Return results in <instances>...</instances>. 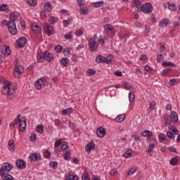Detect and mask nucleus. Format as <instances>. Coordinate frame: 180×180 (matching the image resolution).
<instances>
[{"mask_svg":"<svg viewBox=\"0 0 180 180\" xmlns=\"http://www.w3.org/2000/svg\"><path fill=\"white\" fill-rule=\"evenodd\" d=\"M19 14L18 13H12L10 14V21L8 23L7 20H4L1 23V26H7L9 32L11 34H16L18 33V29H16V24L15 22L18 20Z\"/></svg>","mask_w":180,"mask_h":180,"instance_id":"f257e3e1","label":"nucleus"},{"mask_svg":"<svg viewBox=\"0 0 180 180\" xmlns=\"http://www.w3.org/2000/svg\"><path fill=\"white\" fill-rule=\"evenodd\" d=\"M1 84H4L1 92L4 95H7L8 99L15 98V89L12 87V84L2 77L0 79Z\"/></svg>","mask_w":180,"mask_h":180,"instance_id":"f03ea898","label":"nucleus"},{"mask_svg":"<svg viewBox=\"0 0 180 180\" xmlns=\"http://www.w3.org/2000/svg\"><path fill=\"white\" fill-rule=\"evenodd\" d=\"M19 127L20 131H23L26 129V119L25 117H21L20 115H18L17 118L10 124L11 129L13 127Z\"/></svg>","mask_w":180,"mask_h":180,"instance_id":"7ed1b4c3","label":"nucleus"},{"mask_svg":"<svg viewBox=\"0 0 180 180\" xmlns=\"http://www.w3.org/2000/svg\"><path fill=\"white\" fill-rule=\"evenodd\" d=\"M45 85H47V80L45 77H42L36 81L34 83V88L38 89V91H40V89H42L43 86H45Z\"/></svg>","mask_w":180,"mask_h":180,"instance_id":"20e7f679","label":"nucleus"},{"mask_svg":"<svg viewBox=\"0 0 180 180\" xmlns=\"http://www.w3.org/2000/svg\"><path fill=\"white\" fill-rule=\"evenodd\" d=\"M179 131L178 129H175V127L170 125L169 127V131H167V135L169 139H175V135L178 134Z\"/></svg>","mask_w":180,"mask_h":180,"instance_id":"39448f33","label":"nucleus"},{"mask_svg":"<svg viewBox=\"0 0 180 180\" xmlns=\"http://www.w3.org/2000/svg\"><path fill=\"white\" fill-rule=\"evenodd\" d=\"M141 9L143 13H151L153 12V6L150 3H146L141 7Z\"/></svg>","mask_w":180,"mask_h":180,"instance_id":"423d86ee","label":"nucleus"},{"mask_svg":"<svg viewBox=\"0 0 180 180\" xmlns=\"http://www.w3.org/2000/svg\"><path fill=\"white\" fill-rule=\"evenodd\" d=\"M89 46L90 51H96L98 49V43L95 41V38H90L89 39Z\"/></svg>","mask_w":180,"mask_h":180,"instance_id":"0eeeda50","label":"nucleus"},{"mask_svg":"<svg viewBox=\"0 0 180 180\" xmlns=\"http://www.w3.org/2000/svg\"><path fill=\"white\" fill-rule=\"evenodd\" d=\"M44 30L48 36H53L54 34V28L53 26L46 24L44 27Z\"/></svg>","mask_w":180,"mask_h":180,"instance_id":"6e6552de","label":"nucleus"},{"mask_svg":"<svg viewBox=\"0 0 180 180\" xmlns=\"http://www.w3.org/2000/svg\"><path fill=\"white\" fill-rule=\"evenodd\" d=\"M12 169V165L10 163H4L2 167L0 169V174H5V172H9Z\"/></svg>","mask_w":180,"mask_h":180,"instance_id":"1a4fd4ad","label":"nucleus"},{"mask_svg":"<svg viewBox=\"0 0 180 180\" xmlns=\"http://www.w3.org/2000/svg\"><path fill=\"white\" fill-rule=\"evenodd\" d=\"M104 30L107 33H109L111 34V36H115V29L113 28V26L110 24H105L104 25Z\"/></svg>","mask_w":180,"mask_h":180,"instance_id":"9d476101","label":"nucleus"},{"mask_svg":"<svg viewBox=\"0 0 180 180\" xmlns=\"http://www.w3.org/2000/svg\"><path fill=\"white\" fill-rule=\"evenodd\" d=\"M0 51L2 54L8 57L11 56V49H9V46L3 45L0 47Z\"/></svg>","mask_w":180,"mask_h":180,"instance_id":"9b49d317","label":"nucleus"},{"mask_svg":"<svg viewBox=\"0 0 180 180\" xmlns=\"http://www.w3.org/2000/svg\"><path fill=\"white\" fill-rule=\"evenodd\" d=\"M23 72H25V69L23 68V66L20 65H17L15 68L14 75L18 74L17 78H19V75H20V74H23Z\"/></svg>","mask_w":180,"mask_h":180,"instance_id":"f8f14e48","label":"nucleus"},{"mask_svg":"<svg viewBox=\"0 0 180 180\" xmlns=\"http://www.w3.org/2000/svg\"><path fill=\"white\" fill-rule=\"evenodd\" d=\"M25 44H26V38L25 37L20 38L15 41V47L18 49L23 47Z\"/></svg>","mask_w":180,"mask_h":180,"instance_id":"ddd939ff","label":"nucleus"},{"mask_svg":"<svg viewBox=\"0 0 180 180\" xmlns=\"http://www.w3.org/2000/svg\"><path fill=\"white\" fill-rule=\"evenodd\" d=\"M65 180H78L79 177L77 174L68 172L65 174Z\"/></svg>","mask_w":180,"mask_h":180,"instance_id":"4468645a","label":"nucleus"},{"mask_svg":"<svg viewBox=\"0 0 180 180\" xmlns=\"http://www.w3.org/2000/svg\"><path fill=\"white\" fill-rule=\"evenodd\" d=\"M32 29L34 33H41V27L37 22H34L32 25Z\"/></svg>","mask_w":180,"mask_h":180,"instance_id":"2eb2a0df","label":"nucleus"},{"mask_svg":"<svg viewBox=\"0 0 180 180\" xmlns=\"http://www.w3.org/2000/svg\"><path fill=\"white\" fill-rule=\"evenodd\" d=\"M44 54V60L48 61V63H51L53 60H54V56L52 53H50L49 51H45Z\"/></svg>","mask_w":180,"mask_h":180,"instance_id":"dca6fc26","label":"nucleus"},{"mask_svg":"<svg viewBox=\"0 0 180 180\" xmlns=\"http://www.w3.org/2000/svg\"><path fill=\"white\" fill-rule=\"evenodd\" d=\"M29 159L31 162H34V161H39V160H40V153H32L30 155Z\"/></svg>","mask_w":180,"mask_h":180,"instance_id":"f3484780","label":"nucleus"},{"mask_svg":"<svg viewBox=\"0 0 180 180\" xmlns=\"http://www.w3.org/2000/svg\"><path fill=\"white\" fill-rule=\"evenodd\" d=\"M169 23V19L162 18L159 21V26L160 27H167Z\"/></svg>","mask_w":180,"mask_h":180,"instance_id":"a211bd4d","label":"nucleus"},{"mask_svg":"<svg viewBox=\"0 0 180 180\" xmlns=\"http://www.w3.org/2000/svg\"><path fill=\"white\" fill-rule=\"evenodd\" d=\"M91 150H95V143L94 142L89 143L85 147L86 153H91Z\"/></svg>","mask_w":180,"mask_h":180,"instance_id":"6ab92c4d","label":"nucleus"},{"mask_svg":"<svg viewBox=\"0 0 180 180\" xmlns=\"http://www.w3.org/2000/svg\"><path fill=\"white\" fill-rule=\"evenodd\" d=\"M106 134V131H105V129L103 127H99L96 131V134L98 137H105V134Z\"/></svg>","mask_w":180,"mask_h":180,"instance_id":"aec40b11","label":"nucleus"},{"mask_svg":"<svg viewBox=\"0 0 180 180\" xmlns=\"http://www.w3.org/2000/svg\"><path fill=\"white\" fill-rule=\"evenodd\" d=\"M8 148L11 153H13V151H15V142L13 139L8 141Z\"/></svg>","mask_w":180,"mask_h":180,"instance_id":"412c9836","label":"nucleus"},{"mask_svg":"<svg viewBox=\"0 0 180 180\" xmlns=\"http://www.w3.org/2000/svg\"><path fill=\"white\" fill-rule=\"evenodd\" d=\"M16 166L18 167V168H20V169H23L24 168H26V164L25 163V161H23V160H17Z\"/></svg>","mask_w":180,"mask_h":180,"instance_id":"4be33fe9","label":"nucleus"},{"mask_svg":"<svg viewBox=\"0 0 180 180\" xmlns=\"http://www.w3.org/2000/svg\"><path fill=\"white\" fill-rule=\"evenodd\" d=\"M80 15H88L89 13V8L87 6H83L80 7Z\"/></svg>","mask_w":180,"mask_h":180,"instance_id":"5701e85b","label":"nucleus"},{"mask_svg":"<svg viewBox=\"0 0 180 180\" xmlns=\"http://www.w3.org/2000/svg\"><path fill=\"white\" fill-rule=\"evenodd\" d=\"M124 119H126V115L122 114L115 117V122L122 123V122H124Z\"/></svg>","mask_w":180,"mask_h":180,"instance_id":"b1692460","label":"nucleus"},{"mask_svg":"<svg viewBox=\"0 0 180 180\" xmlns=\"http://www.w3.org/2000/svg\"><path fill=\"white\" fill-rule=\"evenodd\" d=\"M3 180H11L13 177L8 173L0 174Z\"/></svg>","mask_w":180,"mask_h":180,"instance_id":"393cba45","label":"nucleus"},{"mask_svg":"<svg viewBox=\"0 0 180 180\" xmlns=\"http://www.w3.org/2000/svg\"><path fill=\"white\" fill-rule=\"evenodd\" d=\"M72 112V108H69L62 110L63 116H70V113Z\"/></svg>","mask_w":180,"mask_h":180,"instance_id":"a878e982","label":"nucleus"},{"mask_svg":"<svg viewBox=\"0 0 180 180\" xmlns=\"http://www.w3.org/2000/svg\"><path fill=\"white\" fill-rule=\"evenodd\" d=\"M103 5H104L103 1H97L91 4V6H93L94 8H101L103 6Z\"/></svg>","mask_w":180,"mask_h":180,"instance_id":"bb28decb","label":"nucleus"},{"mask_svg":"<svg viewBox=\"0 0 180 180\" xmlns=\"http://www.w3.org/2000/svg\"><path fill=\"white\" fill-rule=\"evenodd\" d=\"M136 99V95L134 94V92L131 91L129 93V101L130 103H133V102Z\"/></svg>","mask_w":180,"mask_h":180,"instance_id":"cd10ccee","label":"nucleus"},{"mask_svg":"<svg viewBox=\"0 0 180 180\" xmlns=\"http://www.w3.org/2000/svg\"><path fill=\"white\" fill-rule=\"evenodd\" d=\"M38 63H43L44 61V53H39L37 56Z\"/></svg>","mask_w":180,"mask_h":180,"instance_id":"c85d7f7f","label":"nucleus"},{"mask_svg":"<svg viewBox=\"0 0 180 180\" xmlns=\"http://www.w3.org/2000/svg\"><path fill=\"white\" fill-rule=\"evenodd\" d=\"M141 136H143V137H151L153 132L151 131L145 130L142 131Z\"/></svg>","mask_w":180,"mask_h":180,"instance_id":"c756f323","label":"nucleus"},{"mask_svg":"<svg viewBox=\"0 0 180 180\" xmlns=\"http://www.w3.org/2000/svg\"><path fill=\"white\" fill-rule=\"evenodd\" d=\"M170 117H171L172 121L174 122H175L178 120V114L175 112H172Z\"/></svg>","mask_w":180,"mask_h":180,"instance_id":"7c9ffc66","label":"nucleus"},{"mask_svg":"<svg viewBox=\"0 0 180 180\" xmlns=\"http://www.w3.org/2000/svg\"><path fill=\"white\" fill-rule=\"evenodd\" d=\"M119 36L122 40H126L129 37V32H120Z\"/></svg>","mask_w":180,"mask_h":180,"instance_id":"2f4dec72","label":"nucleus"},{"mask_svg":"<svg viewBox=\"0 0 180 180\" xmlns=\"http://www.w3.org/2000/svg\"><path fill=\"white\" fill-rule=\"evenodd\" d=\"M178 161H179V158L174 157L170 160L169 162L171 165H176V164H178Z\"/></svg>","mask_w":180,"mask_h":180,"instance_id":"473e14b6","label":"nucleus"},{"mask_svg":"<svg viewBox=\"0 0 180 180\" xmlns=\"http://www.w3.org/2000/svg\"><path fill=\"white\" fill-rule=\"evenodd\" d=\"M49 22L50 25H54V23H57V22H58V18H57V17H50Z\"/></svg>","mask_w":180,"mask_h":180,"instance_id":"72a5a7b5","label":"nucleus"},{"mask_svg":"<svg viewBox=\"0 0 180 180\" xmlns=\"http://www.w3.org/2000/svg\"><path fill=\"white\" fill-rule=\"evenodd\" d=\"M135 172H137V167H133L130 169H129L127 175H133Z\"/></svg>","mask_w":180,"mask_h":180,"instance_id":"f704fd0d","label":"nucleus"},{"mask_svg":"<svg viewBox=\"0 0 180 180\" xmlns=\"http://www.w3.org/2000/svg\"><path fill=\"white\" fill-rule=\"evenodd\" d=\"M60 63L63 64V65H64V67H67V65L68 63H70V59L67 58H63L60 60Z\"/></svg>","mask_w":180,"mask_h":180,"instance_id":"c9c22d12","label":"nucleus"},{"mask_svg":"<svg viewBox=\"0 0 180 180\" xmlns=\"http://www.w3.org/2000/svg\"><path fill=\"white\" fill-rule=\"evenodd\" d=\"M0 11L1 12H8V6L6 4H1L0 6Z\"/></svg>","mask_w":180,"mask_h":180,"instance_id":"e433bc0d","label":"nucleus"},{"mask_svg":"<svg viewBox=\"0 0 180 180\" xmlns=\"http://www.w3.org/2000/svg\"><path fill=\"white\" fill-rule=\"evenodd\" d=\"M28 5L30 6H36L37 5V1L36 0H25Z\"/></svg>","mask_w":180,"mask_h":180,"instance_id":"4c0bfd02","label":"nucleus"},{"mask_svg":"<svg viewBox=\"0 0 180 180\" xmlns=\"http://www.w3.org/2000/svg\"><path fill=\"white\" fill-rule=\"evenodd\" d=\"M122 86L124 89H131V84H129V82H123Z\"/></svg>","mask_w":180,"mask_h":180,"instance_id":"58836bf2","label":"nucleus"},{"mask_svg":"<svg viewBox=\"0 0 180 180\" xmlns=\"http://www.w3.org/2000/svg\"><path fill=\"white\" fill-rule=\"evenodd\" d=\"M163 67H175V64L172 62H163L162 63Z\"/></svg>","mask_w":180,"mask_h":180,"instance_id":"ea45409f","label":"nucleus"},{"mask_svg":"<svg viewBox=\"0 0 180 180\" xmlns=\"http://www.w3.org/2000/svg\"><path fill=\"white\" fill-rule=\"evenodd\" d=\"M171 71H172V68H166V69H165V70L161 72V74H162V75L167 76V75H168V73H169V72H171Z\"/></svg>","mask_w":180,"mask_h":180,"instance_id":"a19ab883","label":"nucleus"},{"mask_svg":"<svg viewBox=\"0 0 180 180\" xmlns=\"http://www.w3.org/2000/svg\"><path fill=\"white\" fill-rule=\"evenodd\" d=\"M36 130L37 133H39L40 134H43L44 127L42 124H39L37 127Z\"/></svg>","mask_w":180,"mask_h":180,"instance_id":"79ce46f5","label":"nucleus"},{"mask_svg":"<svg viewBox=\"0 0 180 180\" xmlns=\"http://www.w3.org/2000/svg\"><path fill=\"white\" fill-rule=\"evenodd\" d=\"M131 153H133V151L131 150H127L124 153V157H125V158H130V157H131Z\"/></svg>","mask_w":180,"mask_h":180,"instance_id":"37998d69","label":"nucleus"},{"mask_svg":"<svg viewBox=\"0 0 180 180\" xmlns=\"http://www.w3.org/2000/svg\"><path fill=\"white\" fill-rule=\"evenodd\" d=\"M132 4H134V5H135V6L139 9L140 8L141 1H140V0H132Z\"/></svg>","mask_w":180,"mask_h":180,"instance_id":"c03bdc74","label":"nucleus"},{"mask_svg":"<svg viewBox=\"0 0 180 180\" xmlns=\"http://www.w3.org/2000/svg\"><path fill=\"white\" fill-rule=\"evenodd\" d=\"M63 158L66 161H70V158H71V157H70V152L68 150L65 151V154L63 155Z\"/></svg>","mask_w":180,"mask_h":180,"instance_id":"a18cd8bd","label":"nucleus"},{"mask_svg":"<svg viewBox=\"0 0 180 180\" xmlns=\"http://www.w3.org/2000/svg\"><path fill=\"white\" fill-rule=\"evenodd\" d=\"M44 9L45 11H48V12H50V11H51L52 9L51 4L49 2L46 3L44 6Z\"/></svg>","mask_w":180,"mask_h":180,"instance_id":"49530a36","label":"nucleus"},{"mask_svg":"<svg viewBox=\"0 0 180 180\" xmlns=\"http://www.w3.org/2000/svg\"><path fill=\"white\" fill-rule=\"evenodd\" d=\"M177 82H178V79H172L169 81V85H170V86H172L175 85Z\"/></svg>","mask_w":180,"mask_h":180,"instance_id":"de8ad7c7","label":"nucleus"},{"mask_svg":"<svg viewBox=\"0 0 180 180\" xmlns=\"http://www.w3.org/2000/svg\"><path fill=\"white\" fill-rule=\"evenodd\" d=\"M54 50L56 53H61V51H63V46L61 45H58L55 46Z\"/></svg>","mask_w":180,"mask_h":180,"instance_id":"09e8293b","label":"nucleus"},{"mask_svg":"<svg viewBox=\"0 0 180 180\" xmlns=\"http://www.w3.org/2000/svg\"><path fill=\"white\" fill-rule=\"evenodd\" d=\"M72 38V32H70L65 34V39L66 40H70Z\"/></svg>","mask_w":180,"mask_h":180,"instance_id":"8fccbe9b","label":"nucleus"},{"mask_svg":"<svg viewBox=\"0 0 180 180\" xmlns=\"http://www.w3.org/2000/svg\"><path fill=\"white\" fill-rule=\"evenodd\" d=\"M96 71L94 69H89L87 70V75L89 77H92V75H94Z\"/></svg>","mask_w":180,"mask_h":180,"instance_id":"3c124183","label":"nucleus"},{"mask_svg":"<svg viewBox=\"0 0 180 180\" xmlns=\"http://www.w3.org/2000/svg\"><path fill=\"white\" fill-rule=\"evenodd\" d=\"M77 5L79 6V8H82V6H85V1L84 0H77Z\"/></svg>","mask_w":180,"mask_h":180,"instance_id":"603ef678","label":"nucleus"},{"mask_svg":"<svg viewBox=\"0 0 180 180\" xmlns=\"http://www.w3.org/2000/svg\"><path fill=\"white\" fill-rule=\"evenodd\" d=\"M44 156L45 157V158H50V157H51V153H50V151H49V150H46L44 152Z\"/></svg>","mask_w":180,"mask_h":180,"instance_id":"864d4df0","label":"nucleus"},{"mask_svg":"<svg viewBox=\"0 0 180 180\" xmlns=\"http://www.w3.org/2000/svg\"><path fill=\"white\" fill-rule=\"evenodd\" d=\"M70 53H71V49L70 48H66L63 51L64 56H70Z\"/></svg>","mask_w":180,"mask_h":180,"instance_id":"5fc2aeb1","label":"nucleus"},{"mask_svg":"<svg viewBox=\"0 0 180 180\" xmlns=\"http://www.w3.org/2000/svg\"><path fill=\"white\" fill-rule=\"evenodd\" d=\"M67 148H68V146H67V142L65 141L62 142V146H61L62 151H65Z\"/></svg>","mask_w":180,"mask_h":180,"instance_id":"6e6d98bb","label":"nucleus"},{"mask_svg":"<svg viewBox=\"0 0 180 180\" xmlns=\"http://www.w3.org/2000/svg\"><path fill=\"white\" fill-rule=\"evenodd\" d=\"M155 147V144L151 143L149 145L148 149L147 150L148 153H151L153 150H154V148Z\"/></svg>","mask_w":180,"mask_h":180,"instance_id":"4d7b16f0","label":"nucleus"},{"mask_svg":"<svg viewBox=\"0 0 180 180\" xmlns=\"http://www.w3.org/2000/svg\"><path fill=\"white\" fill-rule=\"evenodd\" d=\"M60 146H61V139L56 140L55 141L54 147L56 148H57L60 147Z\"/></svg>","mask_w":180,"mask_h":180,"instance_id":"13d9d810","label":"nucleus"},{"mask_svg":"<svg viewBox=\"0 0 180 180\" xmlns=\"http://www.w3.org/2000/svg\"><path fill=\"white\" fill-rule=\"evenodd\" d=\"M72 20L71 19L64 20L63 21V26H67L68 25H70V22H72Z\"/></svg>","mask_w":180,"mask_h":180,"instance_id":"bf43d9fd","label":"nucleus"},{"mask_svg":"<svg viewBox=\"0 0 180 180\" xmlns=\"http://www.w3.org/2000/svg\"><path fill=\"white\" fill-rule=\"evenodd\" d=\"M49 165L52 168H57V167H58V163H57V162H51Z\"/></svg>","mask_w":180,"mask_h":180,"instance_id":"052dcab7","label":"nucleus"},{"mask_svg":"<svg viewBox=\"0 0 180 180\" xmlns=\"http://www.w3.org/2000/svg\"><path fill=\"white\" fill-rule=\"evenodd\" d=\"M82 180H91V178L88 175V174H84L82 176Z\"/></svg>","mask_w":180,"mask_h":180,"instance_id":"680f3d73","label":"nucleus"},{"mask_svg":"<svg viewBox=\"0 0 180 180\" xmlns=\"http://www.w3.org/2000/svg\"><path fill=\"white\" fill-rule=\"evenodd\" d=\"M162 60H164V56H162V54H159L157 56V61H158V63H161V61H162Z\"/></svg>","mask_w":180,"mask_h":180,"instance_id":"e2e57ef3","label":"nucleus"},{"mask_svg":"<svg viewBox=\"0 0 180 180\" xmlns=\"http://www.w3.org/2000/svg\"><path fill=\"white\" fill-rule=\"evenodd\" d=\"M82 34H84V31L82 30H78L77 31H76V36H77L78 37H81Z\"/></svg>","mask_w":180,"mask_h":180,"instance_id":"0e129e2a","label":"nucleus"},{"mask_svg":"<svg viewBox=\"0 0 180 180\" xmlns=\"http://www.w3.org/2000/svg\"><path fill=\"white\" fill-rule=\"evenodd\" d=\"M107 60V64H110L112 60L113 59V56L109 55L108 57H105Z\"/></svg>","mask_w":180,"mask_h":180,"instance_id":"69168bd1","label":"nucleus"},{"mask_svg":"<svg viewBox=\"0 0 180 180\" xmlns=\"http://www.w3.org/2000/svg\"><path fill=\"white\" fill-rule=\"evenodd\" d=\"M30 141H32V143L36 141V134L32 133L30 137Z\"/></svg>","mask_w":180,"mask_h":180,"instance_id":"338daca9","label":"nucleus"},{"mask_svg":"<svg viewBox=\"0 0 180 180\" xmlns=\"http://www.w3.org/2000/svg\"><path fill=\"white\" fill-rule=\"evenodd\" d=\"M169 11H175L176 9V6L175 4H169Z\"/></svg>","mask_w":180,"mask_h":180,"instance_id":"774afa93","label":"nucleus"}]
</instances>
